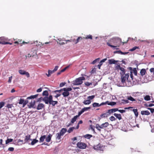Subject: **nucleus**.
Returning <instances> with one entry per match:
<instances>
[{
  "label": "nucleus",
  "mask_w": 154,
  "mask_h": 154,
  "mask_svg": "<svg viewBox=\"0 0 154 154\" xmlns=\"http://www.w3.org/2000/svg\"><path fill=\"white\" fill-rule=\"evenodd\" d=\"M31 53L32 54V57H33L37 53V49L35 48H32L31 52Z\"/></svg>",
  "instance_id": "10"
},
{
  "label": "nucleus",
  "mask_w": 154,
  "mask_h": 154,
  "mask_svg": "<svg viewBox=\"0 0 154 154\" xmlns=\"http://www.w3.org/2000/svg\"><path fill=\"white\" fill-rule=\"evenodd\" d=\"M12 78V76H11L9 77V79H8V83H10L11 82Z\"/></svg>",
  "instance_id": "59"
},
{
  "label": "nucleus",
  "mask_w": 154,
  "mask_h": 154,
  "mask_svg": "<svg viewBox=\"0 0 154 154\" xmlns=\"http://www.w3.org/2000/svg\"><path fill=\"white\" fill-rule=\"evenodd\" d=\"M85 79V78L83 77H81L76 79L73 81L72 84L74 85H79L82 84L83 83V80Z\"/></svg>",
  "instance_id": "2"
},
{
  "label": "nucleus",
  "mask_w": 154,
  "mask_h": 154,
  "mask_svg": "<svg viewBox=\"0 0 154 154\" xmlns=\"http://www.w3.org/2000/svg\"><path fill=\"white\" fill-rule=\"evenodd\" d=\"M61 136H62L61 134H60L59 133H57L56 134V139H58V140H60L61 137Z\"/></svg>",
  "instance_id": "31"
},
{
  "label": "nucleus",
  "mask_w": 154,
  "mask_h": 154,
  "mask_svg": "<svg viewBox=\"0 0 154 154\" xmlns=\"http://www.w3.org/2000/svg\"><path fill=\"white\" fill-rule=\"evenodd\" d=\"M109 125V124L108 122H106L103 123L101 125V128H103L107 127Z\"/></svg>",
  "instance_id": "18"
},
{
  "label": "nucleus",
  "mask_w": 154,
  "mask_h": 154,
  "mask_svg": "<svg viewBox=\"0 0 154 154\" xmlns=\"http://www.w3.org/2000/svg\"><path fill=\"white\" fill-rule=\"evenodd\" d=\"M24 103V99L20 98L19 100V103L20 104H23V105Z\"/></svg>",
  "instance_id": "47"
},
{
  "label": "nucleus",
  "mask_w": 154,
  "mask_h": 154,
  "mask_svg": "<svg viewBox=\"0 0 154 154\" xmlns=\"http://www.w3.org/2000/svg\"><path fill=\"white\" fill-rule=\"evenodd\" d=\"M118 61L115 60L113 59H111L108 60V63L109 64H116Z\"/></svg>",
  "instance_id": "12"
},
{
  "label": "nucleus",
  "mask_w": 154,
  "mask_h": 154,
  "mask_svg": "<svg viewBox=\"0 0 154 154\" xmlns=\"http://www.w3.org/2000/svg\"><path fill=\"white\" fill-rule=\"evenodd\" d=\"M42 95L43 96H46V97L48 96V91L46 90L44 91L42 93Z\"/></svg>",
  "instance_id": "40"
},
{
  "label": "nucleus",
  "mask_w": 154,
  "mask_h": 154,
  "mask_svg": "<svg viewBox=\"0 0 154 154\" xmlns=\"http://www.w3.org/2000/svg\"><path fill=\"white\" fill-rule=\"evenodd\" d=\"M116 104V103L114 102H109L108 101V105L110 106H114Z\"/></svg>",
  "instance_id": "41"
},
{
  "label": "nucleus",
  "mask_w": 154,
  "mask_h": 154,
  "mask_svg": "<svg viewBox=\"0 0 154 154\" xmlns=\"http://www.w3.org/2000/svg\"><path fill=\"white\" fill-rule=\"evenodd\" d=\"M35 101L34 100H32L30 103V106L32 107H33L35 105Z\"/></svg>",
  "instance_id": "33"
},
{
  "label": "nucleus",
  "mask_w": 154,
  "mask_h": 154,
  "mask_svg": "<svg viewBox=\"0 0 154 154\" xmlns=\"http://www.w3.org/2000/svg\"><path fill=\"white\" fill-rule=\"evenodd\" d=\"M83 38L86 39H92V36L91 35H87V36L85 38L83 37Z\"/></svg>",
  "instance_id": "39"
},
{
  "label": "nucleus",
  "mask_w": 154,
  "mask_h": 154,
  "mask_svg": "<svg viewBox=\"0 0 154 154\" xmlns=\"http://www.w3.org/2000/svg\"><path fill=\"white\" fill-rule=\"evenodd\" d=\"M150 71L151 72H153V74L154 75V68H152L150 69Z\"/></svg>",
  "instance_id": "61"
},
{
  "label": "nucleus",
  "mask_w": 154,
  "mask_h": 154,
  "mask_svg": "<svg viewBox=\"0 0 154 154\" xmlns=\"http://www.w3.org/2000/svg\"><path fill=\"white\" fill-rule=\"evenodd\" d=\"M121 70L120 74L121 75H124L125 73V70L124 68L121 67L120 69Z\"/></svg>",
  "instance_id": "24"
},
{
  "label": "nucleus",
  "mask_w": 154,
  "mask_h": 154,
  "mask_svg": "<svg viewBox=\"0 0 154 154\" xmlns=\"http://www.w3.org/2000/svg\"><path fill=\"white\" fill-rule=\"evenodd\" d=\"M141 115H148L150 114L148 110L146 111H142L141 112Z\"/></svg>",
  "instance_id": "15"
},
{
  "label": "nucleus",
  "mask_w": 154,
  "mask_h": 154,
  "mask_svg": "<svg viewBox=\"0 0 154 154\" xmlns=\"http://www.w3.org/2000/svg\"><path fill=\"white\" fill-rule=\"evenodd\" d=\"M46 136L45 135H43L42 136H41L39 139V142H43Z\"/></svg>",
  "instance_id": "27"
},
{
  "label": "nucleus",
  "mask_w": 154,
  "mask_h": 154,
  "mask_svg": "<svg viewBox=\"0 0 154 154\" xmlns=\"http://www.w3.org/2000/svg\"><path fill=\"white\" fill-rule=\"evenodd\" d=\"M110 116L109 113L108 112V111H107L105 113H103L101 114L100 116V117L101 118H104L106 117H107Z\"/></svg>",
  "instance_id": "9"
},
{
  "label": "nucleus",
  "mask_w": 154,
  "mask_h": 154,
  "mask_svg": "<svg viewBox=\"0 0 154 154\" xmlns=\"http://www.w3.org/2000/svg\"><path fill=\"white\" fill-rule=\"evenodd\" d=\"M8 39L7 38L4 37H0V44L2 45L10 44L11 45L12 43L8 42Z\"/></svg>",
  "instance_id": "3"
},
{
  "label": "nucleus",
  "mask_w": 154,
  "mask_h": 154,
  "mask_svg": "<svg viewBox=\"0 0 154 154\" xmlns=\"http://www.w3.org/2000/svg\"><path fill=\"white\" fill-rule=\"evenodd\" d=\"M18 72L20 74L22 75H25L27 78H29L30 77L29 74L28 72H26L24 70L21 69L19 70Z\"/></svg>",
  "instance_id": "8"
},
{
  "label": "nucleus",
  "mask_w": 154,
  "mask_h": 154,
  "mask_svg": "<svg viewBox=\"0 0 154 154\" xmlns=\"http://www.w3.org/2000/svg\"><path fill=\"white\" fill-rule=\"evenodd\" d=\"M66 84L65 82H62L60 83V87H62Z\"/></svg>",
  "instance_id": "63"
},
{
  "label": "nucleus",
  "mask_w": 154,
  "mask_h": 154,
  "mask_svg": "<svg viewBox=\"0 0 154 154\" xmlns=\"http://www.w3.org/2000/svg\"><path fill=\"white\" fill-rule=\"evenodd\" d=\"M31 136L30 135L26 136L25 137V139H24V141L25 142H27L29 140H32V139H30Z\"/></svg>",
  "instance_id": "23"
},
{
  "label": "nucleus",
  "mask_w": 154,
  "mask_h": 154,
  "mask_svg": "<svg viewBox=\"0 0 154 154\" xmlns=\"http://www.w3.org/2000/svg\"><path fill=\"white\" fill-rule=\"evenodd\" d=\"M121 67L120 66V65L119 64H117L115 67V69L116 70H119V69H120L121 68Z\"/></svg>",
  "instance_id": "45"
},
{
  "label": "nucleus",
  "mask_w": 154,
  "mask_h": 154,
  "mask_svg": "<svg viewBox=\"0 0 154 154\" xmlns=\"http://www.w3.org/2000/svg\"><path fill=\"white\" fill-rule=\"evenodd\" d=\"M129 69L132 72V73L133 72L135 75H137V71L136 68H134L132 69V68L131 67H129Z\"/></svg>",
  "instance_id": "14"
},
{
  "label": "nucleus",
  "mask_w": 154,
  "mask_h": 154,
  "mask_svg": "<svg viewBox=\"0 0 154 154\" xmlns=\"http://www.w3.org/2000/svg\"><path fill=\"white\" fill-rule=\"evenodd\" d=\"M84 111L82 109L79 112L78 115H76V116H77L78 117Z\"/></svg>",
  "instance_id": "49"
},
{
  "label": "nucleus",
  "mask_w": 154,
  "mask_h": 154,
  "mask_svg": "<svg viewBox=\"0 0 154 154\" xmlns=\"http://www.w3.org/2000/svg\"><path fill=\"white\" fill-rule=\"evenodd\" d=\"M96 128L100 131H101V125H100L99 124H97L96 125Z\"/></svg>",
  "instance_id": "37"
},
{
  "label": "nucleus",
  "mask_w": 154,
  "mask_h": 154,
  "mask_svg": "<svg viewBox=\"0 0 154 154\" xmlns=\"http://www.w3.org/2000/svg\"><path fill=\"white\" fill-rule=\"evenodd\" d=\"M129 76V73L121 75V81L122 83H125L126 80L128 79Z\"/></svg>",
  "instance_id": "7"
},
{
  "label": "nucleus",
  "mask_w": 154,
  "mask_h": 154,
  "mask_svg": "<svg viewBox=\"0 0 154 154\" xmlns=\"http://www.w3.org/2000/svg\"><path fill=\"white\" fill-rule=\"evenodd\" d=\"M38 141V140L35 139H34L31 143V145H34L35 143H37Z\"/></svg>",
  "instance_id": "34"
},
{
  "label": "nucleus",
  "mask_w": 154,
  "mask_h": 154,
  "mask_svg": "<svg viewBox=\"0 0 154 154\" xmlns=\"http://www.w3.org/2000/svg\"><path fill=\"white\" fill-rule=\"evenodd\" d=\"M85 85L86 86H90V85H91L92 84V83H91V82L90 83L88 82H85Z\"/></svg>",
  "instance_id": "52"
},
{
  "label": "nucleus",
  "mask_w": 154,
  "mask_h": 154,
  "mask_svg": "<svg viewBox=\"0 0 154 154\" xmlns=\"http://www.w3.org/2000/svg\"><path fill=\"white\" fill-rule=\"evenodd\" d=\"M92 106L93 107H99L100 106V104H99L98 103L95 102L93 103Z\"/></svg>",
  "instance_id": "43"
},
{
  "label": "nucleus",
  "mask_w": 154,
  "mask_h": 154,
  "mask_svg": "<svg viewBox=\"0 0 154 154\" xmlns=\"http://www.w3.org/2000/svg\"><path fill=\"white\" fill-rule=\"evenodd\" d=\"M58 103L57 101H54L53 99L51 101V102L50 103V105H51L53 106H54L55 105Z\"/></svg>",
  "instance_id": "22"
},
{
  "label": "nucleus",
  "mask_w": 154,
  "mask_h": 154,
  "mask_svg": "<svg viewBox=\"0 0 154 154\" xmlns=\"http://www.w3.org/2000/svg\"><path fill=\"white\" fill-rule=\"evenodd\" d=\"M38 95V94H35L34 95L31 96H30L27 97V99L28 100V99H34L35 98H36L37 97Z\"/></svg>",
  "instance_id": "25"
},
{
  "label": "nucleus",
  "mask_w": 154,
  "mask_h": 154,
  "mask_svg": "<svg viewBox=\"0 0 154 154\" xmlns=\"http://www.w3.org/2000/svg\"><path fill=\"white\" fill-rule=\"evenodd\" d=\"M139 47L137 46H135L133 47L132 48L130 49L129 50V51H133L137 49H139Z\"/></svg>",
  "instance_id": "42"
},
{
  "label": "nucleus",
  "mask_w": 154,
  "mask_h": 154,
  "mask_svg": "<svg viewBox=\"0 0 154 154\" xmlns=\"http://www.w3.org/2000/svg\"><path fill=\"white\" fill-rule=\"evenodd\" d=\"M53 99V97L51 95H50L49 97H45L43 98V101L45 102V104H48L50 103L51 101Z\"/></svg>",
  "instance_id": "5"
},
{
  "label": "nucleus",
  "mask_w": 154,
  "mask_h": 154,
  "mask_svg": "<svg viewBox=\"0 0 154 154\" xmlns=\"http://www.w3.org/2000/svg\"><path fill=\"white\" fill-rule=\"evenodd\" d=\"M83 38L82 37H79L75 41V39L72 40V41L74 42L75 44L77 43L80 41L82 40Z\"/></svg>",
  "instance_id": "16"
},
{
  "label": "nucleus",
  "mask_w": 154,
  "mask_h": 154,
  "mask_svg": "<svg viewBox=\"0 0 154 154\" xmlns=\"http://www.w3.org/2000/svg\"><path fill=\"white\" fill-rule=\"evenodd\" d=\"M104 148V147L100 143L93 146V148L96 150L103 151Z\"/></svg>",
  "instance_id": "6"
},
{
  "label": "nucleus",
  "mask_w": 154,
  "mask_h": 154,
  "mask_svg": "<svg viewBox=\"0 0 154 154\" xmlns=\"http://www.w3.org/2000/svg\"><path fill=\"white\" fill-rule=\"evenodd\" d=\"M63 91V88L61 89L60 90H56L54 91V93H57V92H60Z\"/></svg>",
  "instance_id": "58"
},
{
  "label": "nucleus",
  "mask_w": 154,
  "mask_h": 154,
  "mask_svg": "<svg viewBox=\"0 0 154 154\" xmlns=\"http://www.w3.org/2000/svg\"><path fill=\"white\" fill-rule=\"evenodd\" d=\"M67 129L65 128H63L60 131L59 133L63 136L64 134L66 132Z\"/></svg>",
  "instance_id": "17"
},
{
  "label": "nucleus",
  "mask_w": 154,
  "mask_h": 154,
  "mask_svg": "<svg viewBox=\"0 0 154 154\" xmlns=\"http://www.w3.org/2000/svg\"><path fill=\"white\" fill-rule=\"evenodd\" d=\"M72 90V89L71 88H63V91H66L67 92L70 91Z\"/></svg>",
  "instance_id": "36"
},
{
  "label": "nucleus",
  "mask_w": 154,
  "mask_h": 154,
  "mask_svg": "<svg viewBox=\"0 0 154 154\" xmlns=\"http://www.w3.org/2000/svg\"><path fill=\"white\" fill-rule=\"evenodd\" d=\"M108 101H107L106 102H102L100 104V106H102V105H106V104H108Z\"/></svg>",
  "instance_id": "54"
},
{
  "label": "nucleus",
  "mask_w": 154,
  "mask_h": 154,
  "mask_svg": "<svg viewBox=\"0 0 154 154\" xmlns=\"http://www.w3.org/2000/svg\"><path fill=\"white\" fill-rule=\"evenodd\" d=\"M75 129V127H71V128H69V129L68 130V131H67V132L69 133H70L71 132H72V131H73V130Z\"/></svg>",
  "instance_id": "32"
},
{
  "label": "nucleus",
  "mask_w": 154,
  "mask_h": 154,
  "mask_svg": "<svg viewBox=\"0 0 154 154\" xmlns=\"http://www.w3.org/2000/svg\"><path fill=\"white\" fill-rule=\"evenodd\" d=\"M92 137V135L89 134H86L83 136V137L84 138L88 139H90L91 137Z\"/></svg>",
  "instance_id": "28"
},
{
  "label": "nucleus",
  "mask_w": 154,
  "mask_h": 154,
  "mask_svg": "<svg viewBox=\"0 0 154 154\" xmlns=\"http://www.w3.org/2000/svg\"><path fill=\"white\" fill-rule=\"evenodd\" d=\"M3 140L2 139H1L0 140V145H1L2 146H0V147H4V145L2 144Z\"/></svg>",
  "instance_id": "56"
},
{
  "label": "nucleus",
  "mask_w": 154,
  "mask_h": 154,
  "mask_svg": "<svg viewBox=\"0 0 154 154\" xmlns=\"http://www.w3.org/2000/svg\"><path fill=\"white\" fill-rule=\"evenodd\" d=\"M107 111H108V112L109 113L110 115L113 113L112 109H108L107 110Z\"/></svg>",
  "instance_id": "60"
},
{
  "label": "nucleus",
  "mask_w": 154,
  "mask_h": 154,
  "mask_svg": "<svg viewBox=\"0 0 154 154\" xmlns=\"http://www.w3.org/2000/svg\"><path fill=\"white\" fill-rule=\"evenodd\" d=\"M114 115L119 120H121L122 119V116L120 114H117L115 113L114 114Z\"/></svg>",
  "instance_id": "20"
},
{
  "label": "nucleus",
  "mask_w": 154,
  "mask_h": 154,
  "mask_svg": "<svg viewBox=\"0 0 154 154\" xmlns=\"http://www.w3.org/2000/svg\"><path fill=\"white\" fill-rule=\"evenodd\" d=\"M54 72H55V71H54V70H48V74H47V76L48 77H49L51 74L54 73Z\"/></svg>",
  "instance_id": "29"
},
{
  "label": "nucleus",
  "mask_w": 154,
  "mask_h": 154,
  "mask_svg": "<svg viewBox=\"0 0 154 154\" xmlns=\"http://www.w3.org/2000/svg\"><path fill=\"white\" fill-rule=\"evenodd\" d=\"M95 97L94 95H92L91 96H89L88 97V99H90V100H92Z\"/></svg>",
  "instance_id": "57"
},
{
  "label": "nucleus",
  "mask_w": 154,
  "mask_h": 154,
  "mask_svg": "<svg viewBox=\"0 0 154 154\" xmlns=\"http://www.w3.org/2000/svg\"><path fill=\"white\" fill-rule=\"evenodd\" d=\"M52 136V134H49L47 137H46L45 139L46 141L47 142H49L51 140Z\"/></svg>",
  "instance_id": "13"
},
{
  "label": "nucleus",
  "mask_w": 154,
  "mask_h": 154,
  "mask_svg": "<svg viewBox=\"0 0 154 154\" xmlns=\"http://www.w3.org/2000/svg\"><path fill=\"white\" fill-rule=\"evenodd\" d=\"M91 108L90 107H84L82 109V110H83L84 112L85 111H87L88 109H90Z\"/></svg>",
  "instance_id": "53"
},
{
  "label": "nucleus",
  "mask_w": 154,
  "mask_h": 154,
  "mask_svg": "<svg viewBox=\"0 0 154 154\" xmlns=\"http://www.w3.org/2000/svg\"><path fill=\"white\" fill-rule=\"evenodd\" d=\"M146 72V69H142L140 70V73L141 75L143 76L145 74Z\"/></svg>",
  "instance_id": "19"
},
{
  "label": "nucleus",
  "mask_w": 154,
  "mask_h": 154,
  "mask_svg": "<svg viewBox=\"0 0 154 154\" xmlns=\"http://www.w3.org/2000/svg\"><path fill=\"white\" fill-rule=\"evenodd\" d=\"M13 140V139H9L8 138L7 140L6 141V144H7L9 143L12 142Z\"/></svg>",
  "instance_id": "44"
},
{
  "label": "nucleus",
  "mask_w": 154,
  "mask_h": 154,
  "mask_svg": "<svg viewBox=\"0 0 154 154\" xmlns=\"http://www.w3.org/2000/svg\"><path fill=\"white\" fill-rule=\"evenodd\" d=\"M8 150L10 151H13L14 150L13 147H10L8 149Z\"/></svg>",
  "instance_id": "64"
},
{
  "label": "nucleus",
  "mask_w": 154,
  "mask_h": 154,
  "mask_svg": "<svg viewBox=\"0 0 154 154\" xmlns=\"http://www.w3.org/2000/svg\"><path fill=\"white\" fill-rule=\"evenodd\" d=\"M28 103V100H26L24 101V103L23 104V107H24Z\"/></svg>",
  "instance_id": "55"
},
{
  "label": "nucleus",
  "mask_w": 154,
  "mask_h": 154,
  "mask_svg": "<svg viewBox=\"0 0 154 154\" xmlns=\"http://www.w3.org/2000/svg\"><path fill=\"white\" fill-rule=\"evenodd\" d=\"M44 107L45 106L43 103H39L37 106V109L38 110H40L44 108Z\"/></svg>",
  "instance_id": "11"
},
{
  "label": "nucleus",
  "mask_w": 154,
  "mask_h": 154,
  "mask_svg": "<svg viewBox=\"0 0 154 154\" xmlns=\"http://www.w3.org/2000/svg\"><path fill=\"white\" fill-rule=\"evenodd\" d=\"M128 100H129L131 101H136L132 97L130 96V97H128Z\"/></svg>",
  "instance_id": "46"
},
{
  "label": "nucleus",
  "mask_w": 154,
  "mask_h": 154,
  "mask_svg": "<svg viewBox=\"0 0 154 154\" xmlns=\"http://www.w3.org/2000/svg\"><path fill=\"white\" fill-rule=\"evenodd\" d=\"M109 41L111 44L116 45V46H114L111 45L108 42H107L106 43L107 45L111 47L115 48L116 47H119L120 45V44L122 42L121 39L119 38H113L112 39H111Z\"/></svg>",
  "instance_id": "1"
},
{
  "label": "nucleus",
  "mask_w": 154,
  "mask_h": 154,
  "mask_svg": "<svg viewBox=\"0 0 154 154\" xmlns=\"http://www.w3.org/2000/svg\"><path fill=\"white\" fill-rule=\"evenodd\" d=\"M109 119L111 121H115V120L116 119V118L114 117L113 116H111L109 118Z\"/></svg>",
  "instance_id": "48"
},
{
  "label": "nucleus",
  "mask_w": 154,
  "mask_h": 154,
  "mask_svg": "<svg viewBox=\"0 0 154 154\" xmlns=\"http://www.w3.org/2000/svg\"><path fill=\"white\" fill-rule=\"evenodd\" d=\"M91 102L90 100H86L83 101V103L85 105H88L90 104Z\"/></svg>",
  "instance_id": "26"
},
{
  "label": "nucleus",
  "mask_w": 154,
  "mask_h": 154,
  "mask_svg": "<svg viewBox=\"0 0 154 154\" xmlns=\"http://www.w3.org/2000/svg\"><path fill=\"white\" fill-rule=\"evenodd\" d=\"M77 118L78 117L77 116H74V117L72 119L71 122H72V123H74V122L76 120Z\"/></svg>",
  "instance_id": "30"
},
{
  "label": "nucleus",
  "mask_w": 154,
  "mask_h": 154,
  "mask_svg": "<svg viewBox=\"0 0 154 154\" xmlns=\"http://www.w3.org/2000/svg\"><path fill=\"white\" fill-rule=\"evenodd\" d=\"M69 94V92L66 91H64V92L62 93V95L64 97H68Z\"/></svg>",
  "instance_id": "21"
},
{
  "label": "nucleus",
  "mask_w": 154,
  "mask_h": 154,
  "mask_svg": "<svg viewBox=\"0 0 154 154\" xmlns=\"http://www.w3.org/2000/svg\"><path fill=\"white\" fill-rule=\"evenodd\" d=\"M144 99L146 101L149 100H150V97L148 95H146L144 97Z\"/></svg>",
  "instance_id": "38"
},
{
  "label": "nucleus",
  "mask_w": 154,
  "mask_h": 154,
  "mask_svg": "<svg viewBox=\"0 0 154 154\" xmlns=\"http://www.w3.org/2000/svg\"><path fill=\"white\" fill-rule=\"evenodd\" d=\"M77 146L80 149H85L86 148L87 145L84 143L79 142L77 143Z\"/></svg>",
  "instance_id": "4"
},
{
  "label": "nucleus",
  "mask_w": 154,
  "mask_h": 154,
  "mask_svg": "<svg viewBox=\"0 0 154 154\" xmlns=\"http://www.w3.org/2000/svg\"><path fill=\"white\" fill-rule=\"evenodd\" d=\"M133 111L134 113L135 116L137 117L138 116V112H137V109H133Z\"/></svg>",
  "instance_id": "35"
},
{
  "label": "nucleus",
  "mask_w": 154,
  "mask_h": 154,
  "mask_svg": "<svg viewBox=\"0 0 154 154\" xmlns=\"http://www.w3.org/2000/svg\"><path fill=\"white\" fill-rule=\"evenodd\" d=\"M5 103L3 102H0V109L2 107L5 105Z\"/></svg>",
  "instance_id": "51"
},
{
  "label": "nucleus",
  "mask_w": 154,
  "mask_h": 154,
  "mask_svg": "<svg viewBox=\"0 0 154 154\" xmlns=\"http://www.w3.org/2000/svg\"><path fill=\"white\" fill-rule=\"evenodd\" d=\"M13 106L12 104H8L6 106V107L8 108H11Z\"/></svg>",
  "instance_id": "50"
},
{
  "label": "nucleus",
  "mask_w": 154,
  "mask_h": 154,
  "mask_svg": "<svg viewBox=\"0 0 154 154\" xmlns=\"http://www.w3.org/2000/svg\"><path fill=\"white\" fill-rule=\"evenodd\" d=\"M148 109L150 110L151 113H153L154 112V109L148 108Z\"/></svg>",
  "instance_id": "62"
}]
</instances>
